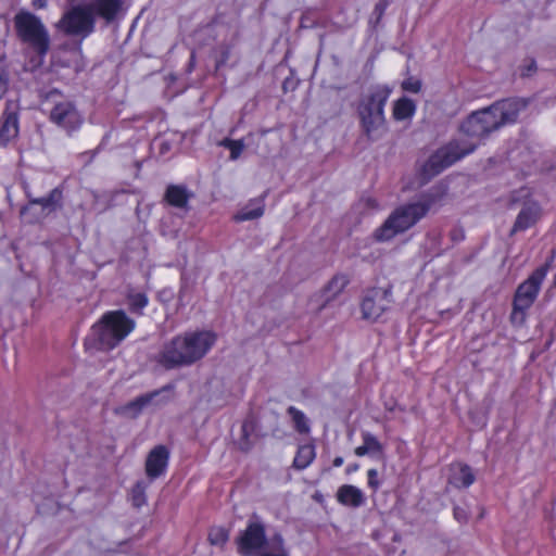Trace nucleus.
I'll return each mask as SVG.
<instances>
[{
	"instance_id": "nucleus-1",
	"label": "nucleus",
	"mask_w": 556,
	"mask_h": 556,
	"mask_svg": "<svg viewBox=\"0 0 556 556\" xmlns=\"http://www.w3.org/2000/svg\"><path fill=\"white\" fill-rule=\"evenodd\" d=\"M527 106L522 99H505L480 111L472 112L459 126L467 139H454L437 150L428 160L426 168L439 174L460 159L472 153L482 140L501 127L517 121Z\"/></svg>"
},
{
	"instance_id": "nucleus-2",
	"label": "nucleus",
	"mask_w": 556,
	"mask_h": 556,
	"mask_svg": "<svg viewBox=\"0 0 556 556\" xmlns=\"http://www.w3.org/2000/svg\"><path fill=\"white\" fill-rule=\"evenodd\" d=\"M215 340V334L210 331L176 336L163 345L156 362L167 370L191 366L207 354Z\"/></svg>"
},
{
	"instance_id": "nucleus-3",
	"label": "nucleus",
	"mask_w": 556,
	"mask_h": 556,
	"mask_svg": "<svg viewBox=\"0 0 556 556\" xmlns=\"http://www.w3.org/2000/svg\"><path fill=\"white\" fill-rule=\"evenodd\" d=\"M443 193L432 189L421 194L417 201L399 206L375 231L377 241H388L416 225L427 213L441 202Z\"/></svg>"
},
{
	"instance_id": "nucleus-4",
	"label": "nucleus",
	"mask_w": 556,
	"mask_h": 556,
	"mask_svg": "<svg viewBox=\"0 0 556 556\" xmlns=\"http://www.w3.org/2000/svg\"><path fill=\"white\" fill-rule=\"evenodd\" d=\"M390 93L388 86H377L358 101L356 112L359 126L369 141H377L387 132L384 106Z\"/></svg>"
},
{
	"instance_id": "nucleus-5",
	"label": "nucleus",
	"mask_w": 556,
	"mask_h": 556,
	"mask_svg": "<svg viewBox=\"0 0 556 556\" xmlns=\"http://www.w3.org/2000/svg\"><path fill=\"white\" fill-rule=\"evenodd\" d=\"M136 327V321L125 311L116 309L106 312L98 324L93 326V332L104 349L116 348Z\"/></svg>"
},
{
	"instance_id": "nucleus-6",
	"label": "nucleus",
	"mask_w": 556,
	"mask_h": 556,
	"mask_svg": "<svg viewBox=\"0 0 556 556\" xmlns=\"http://www.w3.org/2000/svg\"><path fill=\"white\" fill-rule=\"evenodd\" d=\"M546 274L547 265L540 266L518 286L510 314V320L514 325L521 326L526 321L527 311L535 302Z\"/></svg>"
},
{
	"instance_id": "nucleus-7",
	"label": "nucleus",
	"mask_w": 556,
	"mask_h": 556,
	"mask_svg": "<svg viewBox=\"0 0 556 556\" xmlns=\"http://www.w3.org/2000/svg\"><path fill=\"white\" fill-rule=\"evenodd\" d=\"M14 26L21 40L39 56L47 54L50 48V36L38 16L28 11H21L14 16Z\"/></svg>"
},
{
	"instance_id": "nucleus-8",
	"label": "nucleus",
	"mask_w": 556,
	"mask_h": 556,
	"mask_svg": "<svg viewBox=\"0 0 556 556\" xmlns=\"http://www.w3.org/2000/svg\"><path fill=\"white\" fill-rule=\"evenodd\" d=\"M55 27L67 36L86 38L94 28L93 10L87 5H75L63 14Z\"/></svg>"
},
{
	"instance_id": "nucleus-9",
	"label": "nucleus",
	"mask_w": 556,
	"mask_h": 556,
	"mask_svg": "<svg viewBox=\"0 0 556 556\" xmlns=\"http://www.w3.org/2000/svg\"><path fill=\"white\" fill-rule=\"evenodd\" d=\"M265 525L256 515L249 520L244 530L236 538L238 553L241 556H256L268 545Z\"/></svg>"
},
{
	"instance_id": "nucleus-10",
	"label": "nucleus",
	"mask_w": 556,
	"mask_h": 556,
	"mask_svg": "<svg viewBox=\"0 0 556 556\" xmlns=\"http://www.w3.org/2000/svg\"><path fill=\"white\" fill-rule=\"evenodd\" d=\"M508 207L520 208L510 230V236L516 232L527 230L533 226L541 216L540 205L529 198V192L527 190H518L514 192L510 195Z\"/></svg>"
},
{
	"instance_id": "nucleus-11",
	"label": "nucleus",
	"mask_w": 556,
	"mask_h": 556,
	"mask_svg": "<svg viewBox=\"0 0 556 556\" xmlns=\"http://www.w3.org/2000/svg\"><path fill=\"white\" fill-rule=\"evenodd\" d=\"M174 384H166L161 389L137 396L119 407L118 413L128 418H136L149 405L161 406L170 402L174 397Z\"/></svg>"
},
{
	"instance_id": "nucleus-12",
	"label": "nucleus",
	"mask_w": 556,
	"mask_h": 556,
	"mask_svg": "<svg viewBox=\"0 0 556 556\" xmlns=\"http://www.w3.org/2000/svg\"><path fill=\"white\" fill-rule=\"evenodd\" d=\"M50 121L67 135H72L81 127L84 116L77 110L74 102L63 100L55 103L51 109Z\"/></svg>"
},
{
	"instance_id": "nucleus-13",
	"label": "nucleus",
	"mask_w": 556,
	"mask_h": 556,
	"mask_svg": "<svg viewBox=\"0 0 556 556\" xmlns=\"http://www.w3.org/2000/svg\"><path fill=\"white\" fill-rule=\"evenodd\" d=\"M391 291L383 288H374L366 292L361 308L363 318L376 321L390 307Z\"/></svg>"
},
{
	"instance_id": "nucleus-14",
	"label": "nucleus",
	"mask_w": 556,
	"mask_h": 556,
	"mask_svg": "<svg viewBox=\"0 0 556 556\" xmlns=\"http://www.w3.org/2000/svg\"><path fill=\"white\" fill-rule=\"evenodd\" d=\"M169 452L164 445L152 448L146 459V473L150 480L164 475L168 465Z\"/></svg>"
},
{
	"instance_id": "nucleus-15",
	"label": "nucleus",
	"mask_w": 556,
	"mask_h": 556,
	"mask_svg": "<svg viewBox=\"0 0 556 556\" xmlns=\"http://www.w3.org/2000/svg\"><path fill=\"white\" fill-rule=\"evenodd\" d=\"M29 205H38L41 207V212L49 215L56 210L61 208L63 201V192L59 188L52 189L47 195L33 197L31 193L27 192Z\"/></svg>"
},
{
	"instance_id": "nucleus-16",
	"label": "nucleus",
	"mask_w": 556,
	"mask_h": 556,
	"mask_svg": "<svg viewBox=\"0 0 556 556\" xmlns=\"http://www.w3.org/2000/svg\"><path fill=\"white\" fill-rule=\"evenodd\" d=\"M192 197L193 193L184 185H169L164 194L169 205L181 210H188V203Z\"/></svg>"
},
{
	"instance_id": "nucleus-17",
	"label": "nucleus",
	"mask_w": 556,
	"mask_h": 556,
	"mask_svg": "<svg viewBox=\"0 0 556 556\" xmlns=\"http://www.w3.org/2000/svg\"><path fill=\"white\" fill-rule=\"evenodd\" d=\"M362 438L363 444L354 450L356 456L370 455L377 459L384 458L383 446L372 433L363 432Z\"/></svg>"
},
{
	"instance_id": "nucleus-18",
	"label": "nucleus",
	"mask_w": 556,
	"mask_h": 556,
	"mask_svg": "<svg viewBox=\"0 0 556 556\" xmlns=\"http://www.w3.org/2000/svg\"><path fill=\"white\" fill-rule=\"evenodd\" d=\"M448 481L456 488H468L473 483L475 475L468 465L455 464L451 467Z\"/></svg>"
},
{
	"instance_id": "nucleus-19",
	"label": "nucleus",
	"mask_w": 556,
	"mask_h": 556,
	"mask_svg": "<svg viewBox=\"0 0 556 556\" xmlns=\"http://www.w3.org/2000/svg\"><path fill=\"white\" fill-rule=\"evenodd\" d=\"M349 277L344 274L334 275L331 280L327 283V286L323 290V295L325 298V303H329L338 298V295L345 289L349 285Z\"/></svg>"
},
{
	"instance_id": "nucleus-20",
	"label": "nucleus",
	"mask_w": 556,
	"mask_h": 556,
	"mask_svg": "<svg viewBox=\"0 0 556 556\" xmlns=\"http://www.w3.org/2000/svg\"><path fill=\"white\" fill-rule=\"evenodd\" d=\"M338 501L343 505L358 507L362 505L364 497L358 488L346 484L338 490Z\"/></svg>"
},
{
	"instance_id": "nucleus-21",
	"label": "nucleus",
	"mask_w": 556,
	"mask_h": 556,
	"mask_svg": "<svg viewBox=\"0 0 556 556\" xmlns=\"http://www.w3.org/2000/svg\"><path fill=\"white\" fill-rule=\"evenodd\" d=\"M264 214V202L262 199H255L245 205L235 215V220L245 222L262 217Z\"/></svg>"
},
{
	"instance_id": "nucleus-22",
	"label": "nucleus",
	"mask_w": 556,
	"mask_h": 556,
	"mask_svg": "<svg viewBox=\"0 0 556 556\" xmlns=\"http://www.w3.org/2000/svg\"><path fill=\"white\" fill-rule=\"evenodd\" d=\"M121 5V0H98L94 3V10L100 16L111 22L115 18Z\"/></svg>"
},
{
	"instance_id": "nucleus-23",
	"label": "nucleus",
	"mask_w": 556,
	"mask_h": 556,
	"mask_svg": "<svg viewBox=\"0 0 556 556\" xmlns=\"http://www.w3.org/2000/svg\"><path fill=\"white\" fill-rule=\"evenodd\" d=\"M256 556H289L281 534H274L269 539L268 545Z\"/></svg>"
},
{
	"instance_id": "nucleus-24",
	"label": "nucleus",
	"mask_w": 556,
	"mask_h": 556,
	"mask_svg": "<svg viewBox=\"0 0 556 556\" xmlns=\"http://www.w3.org/2000/svg\"><path fill=\"white\" fill-rule=\"evenodd\" d=\"M17 135V117L15 114L10 113L3 116L0 124V141L3 143Z\"/></svg>"
},
{
	"instance_id": "nucleus-25",
	"label": "nucleus",
	"mask_w": 556,
	"mask_h": 556,
	"mask_svg": "<svg viewBox=\"0 0 556 556\" xmlns=\"http://www.w3.org/2000/svg\"><path fill=\"white\" fill-rule=\"evenodd\" d=\"M316 456L315 446L313 444H305L299 447L293 460V466L296 469H305L308 467Z\"/></svg>"
},
{
	"instance_id": "nucleus-26",
	"label": "nucleus",
	"mask_w": 556,
	"mask_h": 556,
	"mask_svg": "<svg viewBox=\"0 0 556 556\" xmlns=\"http://www.w3.org/2000/svg\"><path fill=\"white\" fill-rule=\"evenodd\" d=\"M287 413L291 417L293 427L296 432L307 434L311 431V426L306 415L294 406H289Z\"/></svg>"
},
{
	"instance_id": "nucleus-27",
	"label": "nucleus",
	"mask_w": 556,
	"mask_h": 556,
	"mask_svg": "<svg viewBox=\"0 0 556 556\" xmlns=\"http://www.w3.org/2000/svg\"><path fill=\"white\" fill-rule=\"evenodd\" d=\"M255 430V425L252 419H245L241 426V433L238 439V446L241 451L248 452L253 446L252 435Z\"/></svg>"
},
{
	"instance_id": "nucleus-28",
	"label": "nucleus",
	"mask_w": 556,
	"mask_h": 556,
	"mask_svg": "<svg viewBox=\"0 0 556 556\" xmlns=\"http://www.w3.org/2000/svg\"><path fill=\"white\" fill-rule=\"evenodd\" d=\"M416 110L415 103L408 98H402L394 103L393 117L396 121H403L414 115Z\"/></svg>"
},
{
	"instance_id": "nucleus-29",
	"label": "nucleus",
	"mask_w": 556,
	"mask_h": 556,
	"mask_svg": "<svg viewBox=\"0 0 556 556\" xmlns=\"http://www.w3.org/2000/svg\"><path fill=\"white\" fill-rule=\"evenodd\" d=\"M126 302L130 313L136 315H142L144 307L149 303V299L146 293L129 292L126 296Z\"/></svg>"
},
{
	"instance_id": "nucleus-30",
	"label": "nucleus",
	"mask_w": 556,
	"mask_h": 556,
	"mask_svg": "<svg viewBox=\"0 0 556 556\" xmlns=\"http://www.w3.org/2000/svg\"><path fill=\"white\" fill-rule=\"evenodd\" d=\"M219 146L230 150V160L232 161L238 160L245 148V144L242 139L232 140L229 138H225L219 142Z\"/></svg>"
},
{
	"instance_id": "nucleus-31",
	"label": "nucleus",
	"mask_w": 556,
	"mask_h": 556,
	"mask_svg": "<svg viewBox=\"0 0 556 556\" xmlns=\"http://www.w3.org/2000/svg\"><path fill=\"white\" fill-rule=\"evenodd\" d=\"M148 483L144 481L137 482L131 489V501L136 507H141L147 502L146 491Z\"/></svg>"
},
{
	"instance_id": "nucleus-32",
	"label": "nucleus",
	"mask_w": 556,
	"mask_h": 556,
	"mask_svg": "<svg viewBox=\"0 0 556 556\" xmlns=\"http://www.w3.org/2000/svg\"><path fill=\"white\" fill-rule=\"evenodd\" d=\"M229 539V532L223 527L211 529L208 541L212 545H224Z\"/></svg>"
},
{
	"instance_id": "nucleus-33",
	"label": "nucleus",
	"mask_w": 556,
	"mask_h": 556,
	"mask_svg": "<svg viewBox=\"0 0 556 556\" xmlns=\"http://www.w3.org/2000/svg\"><path fill=\"white\" fill-rule=\"evenodd\" d=\"M9 87V75L5 71L3 62L0 60V100L7 93Z\"/></svg>"
},
{
	"instance_id": "nucleus-34",
	"label": "nucleus",
	"mask_w": 556,
	"mask_h": 556,
	"mask_svg": "<svg viewBox=\"0 0 556 556\" xmlns=\"http://www.w3.org/2000/svg\"><path fill=\"white\" fill-rule=\"evenodd\" d=\"M402 88L405 91L417 93L421 89V81L413 77H409L402 83Z\"/></svg>"
},
{
	"instance_id": "nucleus-35",
	"label": "nucleus",
	"mask_w": 556,
	"mask_h": 556,
	"mask_svg": "<svg viewBox=\"0 0 556 556\" xmlns=\"http://www.w3.org/2000/svg\"><path fill=\"white\" fill-rule=\"evenodd\" d=\"M388 7V2L386 0H380L376 5H375V9H374V14L377 15V18H380L386 9Z\"/></svg>"
},
{
	"instance_id": "nucleus-36",
	"label": "nucleus",
	"mask_w": 556,
	"mask_h": 556,
	"mask_svg": "<svg viewBox=\"0 0 556 556\" xmlns=\"http://www.w3.org/2000/svg\"><path fill=\"white\" fill-rule=\"evenodd\" d=\"M367 475H368L369 486H371L374 489L378 488V481H377L378 471L376 469H369Z\"/></svg>"
},
{
	"instance_id": "nucleus-37",
	"label": "nucleus",
	"mask_w": 556,
	"mask_h": 556,
	"mask_svg": "<svg viewBox=\"0 0 556 556\" xmlns=\"http://www.w3.org/2000/svg\"><path fill=\"white\" fill-rule=\"evenodd\" d=\"M535 71H536V63L534 60H530L529 63L523 66L521 75L530 76L531 73H533Z\"/></svg>"
},
{
	"instance_id": "nucleus-38",
	"label": "nucleus",
	"mask_w": 556,
	"mask_h": 556,
	"mask_svg": "<svg viewBox=\"0 0 556 556\" xmlns=\"http://www.w3.org/2000/svg\"><path fill=\"white\" fill-rule=\"evenodd\" d=\"M454 517L460 522H465L467 520L466 511L459 507L454 508Z\"/></svg>"
},
{
	"instance_id": "nucleus-39",
	"label": "nucleus",
	"mask_w": 556,
	"mask_h": 556,
	"mask_svg": "<svg viewBox=\"0 0 556 556\" xmlns=\"http://www.w3.org/2000/svg\"><path fill=\"white\" fill-rule=\"evenodd\" d=\"M47 5V0H33V7L36 9H43Z\"/></svg>"
},
{
	"instance_id": "nucleus-40",
	"label": "nucleus",
	"mask_w": 556,
	"mask_h": 556,
	"mask_svg": "<svg viewBox=\"0 0 556 556\" xmlns=\"http://www.w3.org/2000/svg\"><path fill=\"white\" fill-rule=\"evenodd\" d=\"M358 468H359V465L357 463H355V464L349 465L346 467L345 471H346V473H351V472L358 470Z\"/></svg>"
},
{
	"instance_id": "nucleus-41",
	"label": "nucleus",
	"mask_w": 556,
	"mask_h": 556,
	"mask_svg": "<svg viewBox=\"0 0 556 556\" xmlns=\"http://www.w3.org/2000/svg\"><path fill=\"white\" fill-rule=\"evenodd\" d=\"M343 464V458L341 456H337L334 459H333V466L334 467H340L342 466Z\"/></svg>"
},
{
	"instance_id": "nucleus-42",
	"label": "nucleus",
	"mask_w": 556,
	"mask_h": 556,
	"mask_svg": "<svg viewBox=\"0 0 556 556\" xmlns=\"http://www.w3.org/2000/svg\"><path fill=\"white\" fill-rule=\"evenodd\" d=\"M288 83H289V80H288V79H286V80L283 81V86H282V87H283V89H285V90L287 89V87H289V84H288Z\"/></svg>"
},
{
	"instance_id": "nucleus-43",
	"label": "nucleus",
	"mask_w": 556,
	"mask_h": 556,
	"mask_svg": "<svg viewBox=\"0 0 556 556\" xmlns=\"http://www.w3.org/2000/svg\"><path fill=\"white\" fill-rule=\"evenodd\" d=\"M288 83H289V80H288V79H286V80L283 81V86H282V87H283V89H285V90L287 89V87H289V84H288Z\"/></svg>"
},
{
	"instance_id": "nucleus-44",
	"label": "nucleus",
	"mask_w": 556,
	"mask_h": 556,
	"mask_svg": "<svg viewBox=\"0 0 556 556\" xmlns=\"http://www.w3.org/2000/svg\"><path fill=\"white\" fill-rule=\"evenodd\" d=\"M555 285H556V276H555Z\"/></svg>"
}]
</instances>
